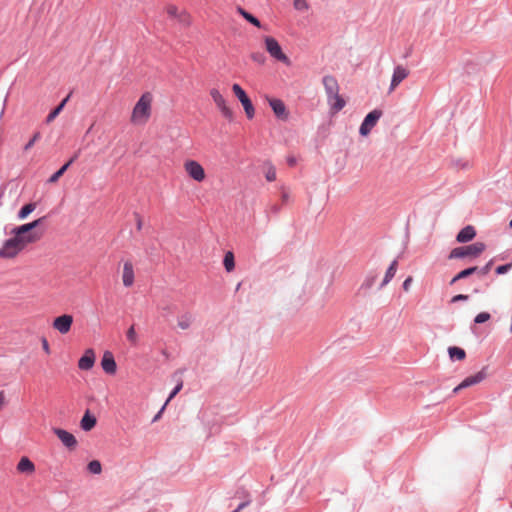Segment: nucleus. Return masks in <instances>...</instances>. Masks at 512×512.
<instances>
[{"mask_svg":"<svg viewBox=\"0 0 512 512\" xmlns=\"http://www.w3.org/2000/svg\"><path fill=\"white\" fill-rule=\"evenodd\" d=\"M153 96L150 92L141 95L135 104L130 121L134 125H145L151 117Z\"/></svg>","mask_w":512,"mask_h":512,"instance_id":"nucleus-1","label":"nucleus"},{"mask_svg":"<svg viewBox=\"0 0 512 512\" xmlns=\"http://www.w3.org/2000/svg\"><path fill=\"white\" fill-rule=\"evenodd\" d=\"M43 218H39L33 222L23 224L15 227L11 234L24 246L38 241L41 237L40 233L34 231V229L42 222Z\"/></svg>","mask_w":512,"mask_h":512,"instance_id":"nucleus-2","label":"nucleus"},{"mask_svg":"<svg viewBox=\"0 0 512 512\" xmlns=\"http://www.w3.org/2000/svg\"><path fill=\"white\" fill-rule=\"evenodd\" d=\"M486 249V245L482 242H476L468 246L454 248L450 254L449 259H457L464 257H477Z\"/></svg>","mask_w":512,"mask_h":512,"instance_id":"nucleus-3","label":"nucleus"},{"mask_svg":"<svg viewBox=\"0 0 512 512\" xmlns=\"http://www.w3.org/2000/svg\"><path fill=\"white\" fill-rule=\"evenodd\" d=\"M24 248L25 247L14 237V235H12V237L7 239L0 248V258H15L22 250H24Z\"/></svg>","mask_w":512,"mask_h":512,"instance_id":"nucleus-4","label":"nucleus"},{"mask_svg":"<svg viewBox=\"0 0 512 512\" xmlns=\"http://www.w3.org/2000/svg\"><path fill=\"white\" fill-rule=\"evenodd\" d=\"M264 42H265V48L271 57H273L276 60L283 62L285 64L290 63L289 58L282 51L280 44L278 43V41L275 38H273L271 36H266L264 38Z\"/></svg>","mask_w":512,"mask_h":512,"instance_id":"nucleus-5","label":"nucleus"},{"mask_svg":"<svg viewBox=\"0 0 512 512\" xmlns=\"http://www.w3.org/2000/svg\"><path fill=\"white\" fill-rule=\"evenodd\" d=\"M185 173L196 182H203L206 173L203 166L196 160L188 159L183 164Z\"/></svg>","mask_w":512,"mask_h":512,"instance_id":"nucleus-6","label":"nucleus"},{"mask_svg":"<svg viewBox=\"0 0 512 512\" xmlns=\"http://www.w3.org/2000/svg\"><path fill=\"white\" fill-rule=\"evenodd\" d=\"M210 96L213 99L215 105L220 110L222 115L227 118L228 120H232L233 118V111L230 109V107L227 105L225 98L220 93L218 89H211L210 90Z\"/></svg>","mask_w":512,"mask_h":512,"instance_id":"nucleus-7","label":"nucleus"},{"mask_svg":"<svg viewBox=\"0 0 512 512\" xmlns=\"http://www.w3.org/2000/svg\"><path fill=\"white\" fill-rule=\"evenodd\" d=\"M381 116L382 111L377 109L368 113L360 126V134L362 136H367L370 133V131L374 128V126L377 124Z\"/></svg>","mask_w":512,"mask_h":512,"instance_id":"nucleus-8","label":"nucleus"},{"mask_svg":"<svg viewBox=\"0 0 512 512\" xmlns=\"http://www.w3.org/2000/svg\"><path fill=\"white\" fill-rule=\"evenodd\" d=\"M73 324V316L70 314H63L54 318L52 327L60 334H67L70 332Z\"/></svg>","mask_w":512,"mask_h":512,"instance_id":"nucleus-9","label":"nucleus"},{"mask_svg":"<svg viewBox=\"0 0 512 512\" xmlns=\"http://www.w3.org/2000/svg\"><path fill=\"white\" fill-rule=\"evenodd\" d=\"M409 70L405 68L402 65H397L394 68L390 87H389V93H392L396 87L409 76Z\"/></svg>","mask_w":512,"mask_h":512,"instance_id":"nucleus-10","label":"nucleus"},{"mask_svg":"<svg viewBox=\"0 0 512 512\" xmlns=\"http://www.w3.org/2000/svg\"><path fill=\"white\" fill-rule=\"evenodd\" d=\"M487 374L485 370H481L474 375L466 377L458 386L453 390L454 393H458L460 390L478 384L486 378Z\"/></svg>","mask_w":512,"mask_h":512,"instance_id":"nucleus-11","label":"nucleus"},{"mask_svg":"<svg viewBox=\"0 0 512 512\" xmlns=\"http://www.w3.org/2000/svg\"><path fill=\"white\" fill-rule=\"evenodd\" d=\"M53 432L59 438V440L62 442L64 446H66L69 449L76 448L78 442L72 433L61 428H53Z\"/></svg>","mask_w":512,"mask_h":512,"instance_id":"nucleus-12","label":"nucleus"},{"mask_svg":"<svg viewBox=\"0 0 512 512\" xmlns=\"http://www.w3.org/2000/svg\"><path fill=\"white\" fill-rule=\"evenodd\" d=\"M135 274L132 261L126 260L123 263L122 283L125 287H131L134 284Z\"/></svg>","mask_w":512,"mask_h":512,"instance_id":"nucleus-13","label":"nucleus"},{"mask_svg":"<svg viewBox=\"0 0 512 512\" xmlns=\"http://www.w3.org/2000/svg\"><path fill=\"white\" fill-rule=\"evenodd\" d=\"M269 105L272 108L274 114L276 117H278L281 120H287L288 119V112L286 109V106L284 102L280 99L276 98H270L268 99Z\"/></svg>","mask_w":512,"mask_h":512,"instance_id":"nucleus-14","label":"nucleus"},{"mask_svg":"<svg viewBox=\"0 0 512 512\" xmlns=\"http://www.w3.org/2000/svg\"><path fill=\"white\" fill-rule=\"evenodd\" d=\"M95 363V353L93 349H87L78 361V367L81 370H90Z\"/></svg>","mask_w":512,"mask_h":512,"instance_id":"nucleus-15","label":"nucleus"},{"mask_svg":"<svg viewBox=\"0 0 512 512\" xmlns=\"http://www.w3.org/2000/svg\"><path fill=\"white\" fill-rule=\"evenodd\" d=\"M102 369L108 374H114L117 369L115 359L111 352L106 351L101 360Z\"/></svg>","mask_w":512,"mask_h":512,"instance_id":"nucleus-16","label":"nucleus"},{"mask_svg":"<svg viewBox=\"0 0 512 512\" xmlns=\"http://www.w3.org/2000/svg\"><path fill=\"white\" fill-rule=\"evenodd\" d=\"M323 85L327 94V98H330L332 95H335L337 92H339L338 82L333 76H325L323 78Z\"/></svg>","mask_w":512,"mask_h":512,"instance_id":"nucleus-17","label":"nucleus"},{"mask_svg":"<svg viewBox=\"0 0 512 512\" xmlns=\"http://www.w3.org/2000/svg\"><path fill=\"white\" fill-rule=\"evenodd\" d=\"M96 423V417L89 410H87L80 421V427L82 430L88 432L96 426Z\"/></svg>","mask_w":512,"mask_h":512,"instance_id":"nucleus-18","label":"nucleus"},{"mask_svg":"<svg viewBox=\"0 0 512 512\" xmlns=\"http://www.w3.org/2000/svg\"><path fill=\"white\" fill-rule=\"evenodd\" d=\"M17 471L19 473L32 475L35 472V465L28 457L23 456L17 464Z\"/></svg>","mask_w":512,"mask_h":512,"instance_id":"nucleus-19","label":"nucleus"},{"mask_svg":"<svg viewBox=\"0 0 512 512\" xmlns=\"http://www.w3.org/2000/svg\"><path fill=\"white\" fill-rule=\"evenodd\" d=\"M476 236V230L473 226L468 225L464 227L456 236L459 243H466L471 241Z\"/></svg>","mask_w":512,"mask_h":512,"instance_id":"nucleus-20","label":"nucleus"},{"mask_svg":"<svg viewBox=\"0 0 512 512\" xmlns=\"http://www.w3.org/2000/svg\"><path fill=\"white\" fill-rule=\"evenodd\" d=\"M327 99L333 113L342 110L346 104L345 100L339 95V92Z\"/></svg>","mask_w":512,"mask_h":512,"instance_id":"nucleus-21","label":"nucleus"},{"mask_svg":"<svg viewBox=\"0 0 512 512\" xmlns=\"http://www.w3.org/2000/svg\"><path fill=\"white\" fill-rule=\"evenodd\" d=\"M78 158V153H76L66 164H64L58 171H56L51 177L48 179L49 183H56L60 177L66 172L68 167Z\"/></svg>","mask_w":512,"mask_h":512,"instance_id":"nucleus-22","label":"nucleus"},{"mask_svg":"<svg viewBox=\"0 0 512 512\" xmlns=\"http://www.w3.org/2000/svg\"><path fill=\"white\" fill-rule=\"evenodd\" d=\"M397 266H398V262H397V260H394L391 263V265L389 266V268L387 269L384 279H383L382 283L380 284V288H383L392 280V278L395 276V273L397 271Z\"/></svg>","mask_w":512,"mask_h":512,"instance_id":"nucleus-23","label":"nucleus"},{"mask_svg":"<svg viewBox=\"0 0 512 512\" xmlns=\"http://www.w3.org/2000/svg\"><path fill=\"white\" fill-rule=\"evenodd\" d=\"M193 322V317L190 313H185L177 318V326L181 330H187L190 328L191 324Z\"/></svg>","mask_w":512,"mask_h":512,"instance_id":"nucleus-24","label":"nucleus"},{"mask_svg":"<svg viewBox=\"0 0 512 512\" xmlns=\"http://www.w3.org/2000/svg\"><path fill=\"white\" fill-rule=\"evenodd\" d=\"M166 13L169 17L179 18L183 21H185L188 18L187 13L184 11L179 12L178 8L175 5H168L166 7Z\"/></svg>","mask_w":512,"mask_h":512,"instance_id":"nucleus-25","label":"nucleus"},{"mask_svg":"<svg viewBox=\"0 0 512 512\" xmlns=\"http://www.w3.org/2000/svg\"><path fill=\"white\" fill-rule=\"evenodd\" d=\"M68 99H69V95L66 98H64L61 101V103L48 114V116L46 118L47 123H51L60 114V112L63 110L64 106L66 105Z\"/></svg>","mask_w":512,"mask_h":512,"instance_id":"nucleus-26","label":"nucleus"},{"mask_svg":"<svg viewBox=\"0 0 512 512\" xmlns=\"http://www.w3.org/2000/svg\"><path fill=\"white\" fill-rule=\"evenodd\" d=\"M448 353L452 360L456 359V360L461 361V360H464L466 357V352L462 348H459L456 346L449 347Z\"/></svg>","mask_w":512,"mask_h":512,"instance_id":"nucleus-27","label":"nucleus"},{"mask_svg":"<svg viewBox=\"0 0 512 512\" xmlns=\"http://www.w3.org/2000/svg\"><path fill=\"white\" fill-rule=\"evenodd\" d=\"M237 12L252 25H254L258 28L261 27L260 21L256 17H254L252 14H250L246 10H244L242 7H237Z\"/></svg>","mask_w":512,"mask_h":512,"instance_id":"nucleus-28","label":"nucleus"},{"mask_svg":"<svg viewBox=\"0 0 512 512\" xmlns=\"http://www.w3.org/2000/svg\"><path fill=\"white\" fill-rule=\"evenodd\" d=\"M478 271V267L477 266H474V267H469L467 269H464L462 271H460L452 280H451V284H454L456 281L460 280V279H464L474 273H476Z\"/></svg>","mask_w":512,"mask_h":512,"instance_id":"nucleus-29","label":"nucleus"},{"mask_svg":"<svg viewBox=\"0 0 512 512\" xmlns=\"http://www.w3.org/2000/svg\"><path fill=\"white\" fill-rule=\"evenodd\" d=\"M223 264H224L225 269L228 272H231L234 270V268H235L234 254L231 251H228L225 254Z\"/></svg>","mask_w":512,"mask_h":512,"instance_id":"nucleus-30","label":"nucleus"},{"mask_svg":"<svg viewBox=\"0 0 512 512\" xmlns=\"http://www.w3.org/2000/svg\"><path fill=\"white\" fill-rule=\"evenodd\" d=\"M36 209L35 203H28L24 205L20 211L18 212V218L20 220L25 219L30 213H32Z\"/></svg>","mask_w":512,"mask_h":512,"instance_id":"nucleus-31","label":"nucleus"},{"mask_svg":"<svg viewBox=\"0 0 512 512\" xmlns=\"http://www.w3.org/2000/svg\"><path fill=\"white\" fill-rule=\"evenodd\" d=\"M265 178L269 182L276 180V169L271 163L265 164Z\"/></svg>","mask_w":512,"mask_h":512,"instance_id":"nucleus-32","label":"nucleus"},{"mask_svg":"<svg viewBox=\"0 0 512 512\" xmlns=\"http://www.w3.org/2000/svg\"><path fill=\"white\" fill-rule=\"evenodd\" d=\"M241 104L245 110L247 117L249 119L253 118L254 114H255V110H254L251 100L249 98H247L246 100L241 101Z\"/></svg>","mask_w":512,"mask_h":512,"instance_id":"nucleus-33","label":"nucleus"},{"mask_svg":"<svg viewBox=\"0 0 512 512\" xmlns=\"http://www.w3.org/2000/svg\"><path fill=\"white\" fill-rule=\"evenodd\" d=\"M232 91L240 102L249 98L239 84H233Z\"/></svg>","mask_w":512,"mask_h":512,"instance_id":"nucleus-34","label":"nucleus"},{"mask_svg":"<svg viewBox=\"0 0 512 512\" xmlns=\"http://www.w3.org/2000/svg\"><path fill=\"white\" fill-rule=\"evenodd\" d=\"M88 470L93 474H100L102 471L101 463L98 460H92L88 463Z\"/></svg>","mask_w":512,"mask_h":512,"instance_id":"nucleus-35","label":"nucleus"},{"mask_svg":"<svg viewBox=\"0 0 512 512\" xmlns=\"http://www.w3.org/2000/svg\"><path fill=\"white\" fill-rule=\"evenodd\" d=\"M491 318V315L488 312H481L474 318V322L476 324H482L487 322Z\"/></svg>","mask_w":512,"mask_h":512,"instance_id":"nucleus-36","label":"nucleus"},{"mask_svg":"<svg viewBox=\"0 0 512 512\" xmlns=\"http://www.w3.org/2000/svg\"><path fill=\"white\" fill-rule=\"evenodd\" d=\"M126 336H127V339L135 344L137 342V333H136V330L134 328V326H131L128 330H127V333H126Z\"/></svg>","mask_w":512,"mask_h":512,"instance_id":"nucleus-37","label":"nucleus"},{"mask_svg":"<svg viewBox=\"0 0 512 512\" xmlns=\"http://www.w3.org/2000/svg\"><path fill=\"white\" fill-rule=\"evenodd\" d=\"M294 8L297 10H307L308 4L306 0H294Z\"/></svg>","mask_w":512,"mask_h":512,"instance_id":"nucleus-38","label":"nucleus"},{"mask_svg":"<svg viewBox=\"0 0 512 512\" xmlns=\"http://www.w3.org/2000/svg\"><path fill=\"white\" fill-rule=\"evenodd\" d=\"M182 382H180L173 390L172 392L170 393L168 399L166 400V404H168L179 392L180 390L182 389Z\"/></svg>","mask_w":512,"mask_h":512,"instance_id":"nucleus-39","label":"nucleus"},{"mask_svg":"<svg viewBox=\"0 0 512 512\" xmlns=\"http://www.w3.org/2000/svg\"><path fill=\"white\" fill-rule=\"evenodd\" d=\"M251 58L253 61L263 64L265 62V56L262 53H252Z\"/></svg>","mask_w":512,"mask_h":512,"instance_id":"nucleus-40","label":"nucleus"},{"mask_svg":"<svg viewBox=\"0 0 512 512\" xmlns=\"http://www.w3.org/2000/svg\"><path fill=\"white\" fill-rule=\"evenodd\" d=\"M39 138H40V132H36L33 135L32 139L25 145L24 149L26 151L29 150Z\"/></svg>","mask_w":512,"mask_h":512,"instance_id":"nucleus-41","label":"nucleus"},{"mask_svg":"<svg viewBox=\"0 0 512 512\" xmlns=\"http://www.w3.org/2000/svg\"><path fill=\"white\" fill-rule=\"evenodd\" d=\"M41 345H42V349H43V351H44L47 355H50V353H51L50 345H49L48 340H47L45 337H42V339H41Z\"/></svg>","mask_w":512,"mask_h":512,"instance_id":"nucleus-42","label":"nucleus"},{"mask_svg":"<svg viewBox=\"0 0 512 512\" xmlns=\"http://www.w3.org/2000/svg\"><path fill=\"white\" fill-rule=\"evenodd\" d=\"M492 263H493V261H492V260H491V261H489V262H488L484 267H482V268H480V269L478 268V271H477V272H478L479 274H481V275H486V274H488V273H489V271H490V269H491V267H492Z\"/></svg>","mask_w":512,"mask_h":512,"instance_id":"nucleus-43","label":"nucleus"},{"mask_svg":"<svg viewBox=\"0 0 512 512\" xmlns=\"http://www.w3.org/2000/svg\"><path fill=\"white\" fill-rule=\"evenodd\" d=\"M512 267V264H505V265H501V266H498L496 268V273L497 274H504L506 272H508Z\"/></svg>","mask_w":512,"mask_h":512,"instance_id":"nucleus-44","label":"nucleus"},{"mask_svg":"<svg viewBox=\"0 0 512 512\" xmlns=\"http://www.w3.org/2000/svg\"><path fill=\"white\" fill-rule=\"evenodd\" d=\"M467 299H468V295L458 294V295H455L454 297H452L451 302L456 303L458 301H466Z\"/></svg>","mask_w":512,"mask_h":512,"instance_id":"nucleus-45","label":"nucleus"},{"mask_svg":"<svg viewBox=\"0 0 512 512\" xmlns=\"http://www.w3.org/2000/svg\"><path fill=\"white\" fill-rule=\"evenodd\" d=\"M413 279L411 276H409L408 278L405 279V281L403 282V289L407 292L409 291L410 289V286H411V283H412Z\"/></svg>","mask_w":512,"mask_h":512,"instance_id":"nucleus-46","label":"nucleus"},{"mask_svg":"<svg viewBox=\"0 0 512 512\" xmlns=\"http://www.w3.org/2000/svg\"><path fill=\"white\" fill-rule=\"evenodd\" d=\"M166 405H167V404L165 403V404L163 405V407L161 408V410L158 412V414L154 417V419H153V421H154V422H155V421H157V420L160 418V416H161L162 412L164 411V409H165Z\"/></svg>","mask_w":512,"mask_h":512,"instance_id":"nucleus-47","label":"nucleus"},{"mask_svg":"<svg viewBox=\"0 0 512 512\" xmlns=\"http://www.w3.org/2000/svg\"><path fill=\"white\" fill-rule=\"evenodd\" d=\"M287 162H288V164H289L290 166H294V165H295V163H296V160H295V158H294V157H288V158H287Z\"/></svg>","mask_w":512,"mask_h":512,"instance_id":"nucleus-48","label":"nucleus"},{"mask_svg":"<svg viewBox=\"0 0 512 512\" xmlns=\"http://www.w3.org/2000/svg\"><path fill=\"white\" fill-rule=\"evenodd\" d=\"M141 226H142V222H141V220L139 219V220H138V223H137V228H138V229H141Z\"/></svg>","mask_w":512,"mask_h":512,"instance_id":"nucleus-49","label":"nucleus"},{"mask_svg":"<svg viewBox=\"0 0 512 512\" xmlns=\"http://www.w3.org/2000/svg\"><path fill=\"white\" fill-rule=\"evenodd\" d=\"M371 285H372V281H369V282L367 283V286H368V287H370Z\"/></svg>","mask_w":512,"mask_h":512,"instance_id":"nucleus-50","label":"nucleus"},{"mask_svg":"<svg viewBox=\"0 0 512 512\" xmlns=\"http://www.w3.org/2000/svg\"><path fill=\"white\" fill-rule=\"evenodd\" d=\"M509 226L512 228V218H511V221L509 223Z\"/></svg>","mask_w":512,"mask_h":512,"instance_id":"nucleus-51","label":"nucleus"}]
</instances>
